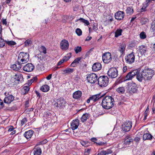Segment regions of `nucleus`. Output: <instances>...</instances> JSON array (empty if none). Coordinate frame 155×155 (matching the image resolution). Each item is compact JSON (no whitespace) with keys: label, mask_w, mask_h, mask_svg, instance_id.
Returning a JSON list of instances; mask_svg holds the SVG:
<instances>
[{"label":"nucleus","mask_w":155,"mask_h":155,"mask_svg":"<svg viewBox=\"0 0 155 155\" xmlns=\"http://www.w3.org/2000/svg\"><path fill=\"white\" fill-rule=\"evenodd\" d=\"M127 14L130 15L133 13L134 12L133 10L131 8L129 7L127 8L126 10Z\"/></svg>","instance_id":"obj_38"},{"label":"nucleus","mask_w":155,"mask_h":155,"mask_svg":"<svg viewBox=\"0 0 155 155\" xmlns=\"http://www.w3.org/2000/svg\"><path fill=\"white\" fill-rule=\"evenodd\" d=\"M127 91L130 93H135L137 90V84L132 81L127 83Z\"/></svg>","instance_id":"obj_6"},{"label":"nucleus","mask_w":155,"mask_h":155,"mask_svg":"<svg viewBox=\"0 0 155 155\" xmlns=\"http://www.w3.org/2000/svg\"><path fill=\"white\" fill-rule=\"evenodd\" d=\"M127 147V146L125 145L124 142H122L121 143H119L118 145V148L119 149H122L126 148Z\"/></svg>","instance_id":"obj_34"},{"label":"nucleus","mask_w":155,"mask_h":155,"mask_svg":"<svg viewBox=\"0 0 155 155\" xmlns=\"http://www.w3.org/2000/svg\"><path fill=\"white\" fill-rule=\"evenodd\" d=\"M145 7L144 8H143V7L142 8L140 9L139 11V12H145L146 11V7Z\"/></svg>","instance_id":"obj_54"},{"label":"nucleus","mask_w":155,"mask_h":155,"mask_svg":"<svg viewBox=\"0 0 155 155\" xmlns=\"http://www.w3.org/2000/svg\"><path fill=\"white\" fill-rule=\"evenodd\" d=\"M5 42L3 39L1 38H0V47L1 48L3 47L5 45Z\"/></svg>","instance_id":"obj_42"},{"label":"nucleus","mask_w":155,"mask_h":155,"mask_svg":"<svg viewBox=\"0 0 155 155\" xmlns=\"http://www.w3.org/2000/svg\"><path fill=\"white\" fill-rule=\"evenodd\" d=\"M140 138L138 137H137L135 138L134 140L136 142H138L140 140Z\"/></svg>","instance_id":"obj_64"},{"label":"nucleus","mask_w":155,"mask_h":155,"mask_svg":"<svg viewBox=\"0 0 155 155\" xmlns=\"http://www.w3.org/2000/svg\"><path fill=\"white\" fill-rule=\"evenodd\" d=\"M5 42L8 45L10 46L14 45L16 44V42L13 41H5Z\"/></svg>","instance_id":"obj_40"},{"label":"nucleus","mask_w":155,"mask_h":155,"mask_svg":"<svg viewBox=\"0 0 155 155\" xmlns=\"http://www.w3.org/2000/svg\"><path fill=\"white\" fill-rule=\"evenodd\" d=\"M124 15L125 14L124 12L119 11L115 13L114 16L115 19L117 20H121L123 19Z\"/></svg>","instance_id":"obj_17"},{"label":"nucleus","mask_w":155,"mask_h":155,"mask_svg":"<svg viewBox=\"0 0 155 155\" xmlns=\"http://www.w3.org/2000/svg\"><path fill=\"white\" fill-rule=\"evenodd\" d=\"M34 132L32 130L26 132L24 134V136L27 139L30 138L33 134Z\"/></svg>","instance_id":"obj_26"},{"label":"nucleus","mask_w":155,"mask_h":155,"mask_svg":"<svg viewBox=\"0 0 155 155\" xmlns=\"http://www.w3.org/2000/svg\"><path fill=\"white\" fill-rule=\"evenodd\" d=\"M6 94V93H5V94L6 95V97L5 98L4 101L5 103L9 104L14 100V97L12 95H9L7 96Z\"/></svg>","instance_id":"obj_18"},{"label":"nucleus","mask_w":155,"mask_h":155,"mask_svg":"<svg viewBox=\"0 0 155 155\" xmlns=\"http://www.w3.org/2000/svg\"><path fill=\"white\" fill-rule=\"evenodd\" d=\"M122 32V29L119 28L117 29L115 32V37L117 38L121 35Z\"/></svg>","instance_id":"obj_33"},{"label":"nucleus","mask_w":155,"mask_h":155,"mask_svg":"<svg viewBox=\"0 0 155 155\" xmlns=\"http://www.w3.org/2000/svg\"><path fill=\"white\" fill-rule=\"evenodd\" d=\"M104 96L101 93L93 95L90 97V98L91 101H93L94 102L101 99Z\"/></svg>","instance_id":"obj_20"},{"label":"nucleus","mask_w":155,"mask_h":155,"mask_svg":"<svg viewBox=\"0 0 155 155\" xmlns=\"http://www.w3.org/2000/svg\"><path fill=\"white\" fill-rule=\"evenodd\" d=\"M140 37L141 39H144L146 37L145 33L144 31L142 32L140 34Z\"/></svg>","instance_id":"obj_44"},{"label":"nucleus","mask_w":155,"mask_h":155,"mask_svg":"<svg viewBox=\"0 0 155 155\" xmlns=\"http://www.w3.org/2000/svg\"><path fill=\"white\" fill-rule=\"evenodd\" d=\"M106 142H98L97 143V144L99 145V146H104L105 145V144L106 143Z\"/></svg>","instance_id":"obj_53"},{"label":"nucleus","mask_w":155,"mask_h":155,"mask_svg":"<svg viewBox=\"0 0 155 155\" xmlns=\"http://www.w3.org/2000/svg\"><path fill=\"white\" fill-rule=\"evenodd\" d=\"M40 53H43L44 54H46L47 53L46 49L45 47L43 46H41L40 50Z\"/></svg>","instance_id":"obj_39"},{"label":"nucleus","mask_w":155,"mask_h":155,"mask_svg":"<svg viewBox=\"0 0 155 155\" xmlns=\"http://www.w3.org/2000/svg\"><path fill=\"white\" fill-rule=\"evenodd\" d=\"M101 65L100 63H96L93 64L92 67V70L94 71H96L101 69Z\"/></svg>","instance_id":"obj_21"},{"label":"nucleus","mask_w":155,"mask_h":155,"mask_svg":"<svg viewBox=\"0 0 155 155\" xmlns=\"http://www.w3.org/2000/svg\"><path fill=\"white\" fill-rule=\"evenodd\" d=\"M97 77L96 74L93 73L89 74L87 77L88 81L91 84L94 83L97 81Z\"/></svg>","instance_id":"obj_10"},{"label":"nucleus","mask_w":155,"mask_h":155,"mask_svg":"<svg viewBox=\"0 0 155 155\" xmlns=\"http://www.w3.org/2000/svg\"><path fill=\"white\" fill-rule=\"evenodd\" d=\"M138 48L140 53L142 55H145L148 52L149 49L147 46L143 45L139 46Z\"/></svg>","instance_id":"obj_16"},{"label":"nucleus","mask_w":155,"mask_h":155,"mask_svg":"<svg viewBox=\"0 0 155 155\" xmlns=\"http://www.w3.org/2000/svg\"><path fill=\"white\" fill-rule=\"evenodd\" d=\"M91 150L90 148L86 149L84 150V155H89Z\"/></svg>","instance_id":"obj_45"},{"label":"nucleus","mask_w":155,"mask_h":155,"mask_svg":"<svg viewBox=\"0 0 155 155\" xmlns=\"http://www.w3.org/2000/svg\"><path fill=\"white\" fill-rule=\"evenodd\" d=\"M61 48L63 50H66L69 48V44L68 41L65 39L62 40L60 42Z\"/></svg>","instance_id":"obj_14"},{"label":"nucleus","mask_w":155,"mask_h":155,"mask_svg":"<svg viewBox=\"0 0 155 155\" xmlns=\"http://www.w3.org/2000/svg\"><path fill=\"white\" fill-rule=\"evenodd\" d=\"M93 30L96 31L97 29V27L96 26L95 24H93L92 27Z\"/></svg>","instance_id":"obj_60"},{"label":"nucleus","mask_w":155,"mask_h":155,"mask_svg":"<svg viewBox=\"0 0 155 155\" xmlns=\"http://www.w3.org/2000/svg\"><path fill=\"white\" fill-rule=\"evenodd\" d=\"M52 74H49L46 78V79L48 80H50L51 78V76H52Z\"/></svg>","instance_id":"obj_62"},{"label":"nucleus","mask_w":155,"mask_h":155,"mask_svg":"<svg viewBox=\"0 0 155 155\" xmlns=\"http://www.w3.org/2000/svg\"><path fill=\"white\" fill-rule=\"evenodd\" d=\"M116 91L119 94H124L125 92V89L124 87H120L117 88Z\"/></svg>","instance_id":"obj_32"},{"label":"nucleus","mask_w":155,"mask_h":155,"mask_svg":"<svg viewBox=\"0 0 155 155\" xmlns=\"http://www.w3.org/2000/svg\"><path fill=\"white\" fill-rule=\"evenodd\" d=\"M81 59L82 58L81 57H78L76 58L71 64V66L75 67L77 66V64L79 63Z\"/></svg>","instance_id":"obj_27"},{"label":"nucleus","mask_w":155,"mask_h":155,"mask_svg":"<svg viewBox=\"0 0 155 155\" xmlns=\"http://www.w3.org/2000/svg\"><path fill=\"white\" fill-rule=\"evenodd\" d=\"M82 94L81 91L78 90L74 92L73 94L72 97L73 98L78 99L81 97Z\"/></svg>","instance_id":"obj_22"},{"label":"nucleus","mask_w":155,"mask_h":155,"mask_svg":"<svg viewBox=\"0 0 155 155\" xmlns=\"http://www.w3.org/2000/svg\"><path fill=\"white\" fill-rule=\"evenodd\" d=\"M135 56L134 53L132 52L130 54H128L125 57V60L126 63L129 64H131L134 61Z\"/></svg>","instance_id":"obj_9"},{"label":"nucleus","mask_w":155,"mask_h":155,"mask_svg":"<svg viewBox=\"0 0 155 155\" xmlns=\"http://www.w3.org/2000/svg\"><path fill=\"white\" fill-rule=\"evenodd\" d=\"M152 29L154 33H155V21L152 22L151 25Z\"/></svg>","instance_id":"obj_48"},{"label":"nucleus","mask_w":155,"mask_h":155,"mask_svg":"<svg viewBox=\"0 0 155 155\" xmlns=\"http://www.w3.org/2000/svg\"><path fill=\"white\" fill-rule=\"evenodd\" d=\"M34 155H41V148L36 146L33 150Z\"/></svg>","instance_id":"obj_24"},{"label":"nucleus","mask_w":155,"mask_h":155,"mask_svg":"<svg viewBox=\"0 0 155 155\" xmlns=\"http://www.w3.org/2000/svg\"><path fill=\"white\" fill-rule=\"evenodd\" d=\"M154 74L153 70L151 69L145 68L141 72H139L137 75V79L139 82H142L143 80L145 81L150 80Z\"/></svg>","instance_id":"obj_1"},{"label":"nucleus","mask_w":155,"mask_h":155,"mask_svg":"<svg viewBox=\"0 0 155 155\" xmlns=\"http://www.w3.org/2000/svg\"><path fill=\"white\" fill-rule=\"evenodd\" d=\"M74 80L77 82H79L81 80L80 77L78 75H76L74 78Z\"/></svg>","instance_id":"obj_49"},{"label":"nucleus","mask_w":155,"mask_h":155,"mask_svg":"<svg viewBox=\"0 0 155 155\" xmlns=\"http://www.w3.org/2000/svg\"><path fill=\"white\" fill-rule=\"evenodd\" d=\"M110 78L113 79L116 78L118 75V70L115 67H112L109 69L107 72Z\"/></svg>","instance_id":"obj_7"},{"label":"nucleus","mask_w":155,"mask_h":155,"mask_svg":"<svg viewBox=\"0 0 155 155\" xmlns=\"http://www.w3.org/2000/svg\"><path fill=\"white\" fill-rule=\"evenodd\" d=\"M79 120L78 119L73 120L71 124V127L73 130L77 129L79 125Z\"/></svg>","instance_id":"obj_19"},{"label":"nucleus","mask_w":155,"mask_h":155,"mask_svg":"<svg viewBox=\"0 0 155 155\" xmlns=\"http://www.w3.org/2000/svg\"><path fill=\"white\" fill-rule=\"evenodd\" d=\"M27 121V119L25 117L23 118L21 121V126H23L25 124Z\"/></svg>","instance_id":"obj_47"},{"label":"nucleus","mask_w":155,"mask_h":155,"mask_svg":"<svg viewBox=\"0 0 155 155\" xmlns=\"http://www.w3.org/2000/svg\"><path fill=\"white\" fill-rule=\"evenodd\" d=\"M75 32L79 36L81 35L82 34V31L80 28H78L76 29Z\"/></svg>","instance_id":"obj_43"},{"label":"nucleus","mask_w":155,"mask_h":155,"mask_svg":"<svg viewBox=\"0 0 155 155\" xmlns=\"http://www.w3.org/2000/svg\"><path fill=\"white\" fill-rule=\"evenodd\" d=\"M102 60L104 63L108 64L112 60L111 54L110 52L104 53L102 56Z\"/></svg>","instance_id":"obj_8"},{"label":"nucleus","mask_w":155,"mask_h":155,"mask_svg":"<svg viewBox=\"0 0 155 155\" xmlns=\"http://www.w3.org/2000/svg\"><path fill=\"white\" fill-rule=\"evenodd\" d=\"M81 50L82 48L81 46H78L74 48V50L76 54L81 52Z\"/></svg>","instance_id":"obj_41"},{"label":"nucleus","mask_w":155,"mask_h":155,"mask_svg":"<svg viewBox=\"0 0 155 155\" xmlns=\"http://www.w3.org/2000/svg\"><path fill=\"white\" fill-rule=\"evenodd\" d=\"M4 107V104L3 102L1 99H0V109L3 108Z\"/></svg>","instance_id":"obj_51"},{"label":"nucleus","mask_w":155,"mask_h":155,"mask_svg":"<svg viewBox=\"0 0 155 155\" xmlns=\"http://www.w3.org/2000/svg\"><path fill=\"white\" fill-rule=\"evenodd\" d=\"M35 68L34 66L31 63H28L24 66L23 70L27 72H30L33 71Z\"/></svg>","instance_id":"obj_13"},{"label":"nucleus","mask_w":155,"mask_h":155,"mask_svg":"<svg viewBox=\"0 0 155 155\" xmlns=\"http://www.w3.org/2000/svg\"><path fill=\"white\" fill-rule=\"evenodd\" d=\"M18 64H14L12 65L11 68H12L15 71H18L20 69L21 67V63H18Z\"/></svg>","instance_id":"obj_28"},{"label":"nucleus","mask_w":155,"mask_h":155,"mask_svg":"<svg viewBox=\"0 0 155 155\" xmlns=\"http://www.w3.org/2000/svg\"><path fill=\"white\" fill-rule=\"evenodd\" d=\"M70 57H69V56H65L64 57V58H63V59H64V62L65 61H67L68 60L69 58H70Z\"/></svg>","instance_id":"obj_56"},{"label":"nucleus","mask_w":155,"mask_h":155,"mask_svg":"<svg viewBox=\"0 0 155 155\" xmlns=\"http://www.w3.org/2000/svg\"><path fill=\"white\" fill-rule=\"evenodd\" d=\"M35 93L37 95V96L39 98H40L41 95L37 91H35Z\"/></svg>","instance_id":"obj_63"},{"label":"nucleus","mask_w":155,"mask_h":155,"mask_svg":"<svg viewBox=\"0 0 155 155\" xmlns=\"http://www.w3.org/2000/svg\"><path fill=\"white\" fill-rule=\"evenodd\" d=\"M114 99L111 96H106L102 100V107L105 109H111L114 107Z\"/></svg>","instance_id":"obj_2"},{"label":"nucleus","mask_w":155,"mask_h":155,"mask_svg":"<svg viewBox=\"0 0 155 155\" xmlns=\"http://www.w3.org/2000/svg\"><path fill=\"white\" fill-rule=\"evenodd\" d=\"M32 42L30 40L27 39L25 41V44L26 46H29L31 44Z\"/></svg>","instance_id":"obj_46"},{"label":"nucleus","mask_w":155,"mask_h":155,"mask_svg":"<svg viewBox=\"0 0 155 155\" xmlns=\"http://www.w3.org/2000/svg\"><path fill=\"white\" fill-rule=\"evenodd\" d=\"M66 102L63 97H60L56 100L54 104V108L58 110L63 109L65 107Z\"/></svg>","instance_id":"obj_4"},{"label":"nucleus","mask_w":155,"mask_h":155,"mask_svg":"<svg viewBox=\"0 0 155 155\" xmlns=\"http://www.w3.org/2000/svg\"><path fill=\"white\" fill-rule=\"evenodd\" d=\"M29 90V87L24 86L22 89V93L24 94H26L27 93Z\"/></svg>","instance_id":"obj_36"},{"label":"nucleus","mask_w":155,"mask_h":155,"mask_svg":"<svg viewBox=\"0 0 155 155\" xmlns=\"http://www.w3.org/2000/svg\"><path fill=\"white\" fill-rule=\"evenodd\" d=\"M125 44H122L120 45L118 48V51L120 53V56L123 55L125 53Z\"/></svg>","instance_id":"obj_25"},{"label":"nucleus","mask_w":155,"mask_h":155,"mask_svg":"<svg viewBox=\"0 0 155 155\" xmlns=\"http://www.w3.org/2000/svg\"><path fill=\"white\" fill-rule=\"evenodd\" d=\"M74 69L72 68H67L63 71V72L65 74H69L73 72Z\"/></svg>","instance_id":"obj_35"},{"label":"nucleus","mask_w":155,"mask_h":155,"mask_svg":"<svg viewBox=\"0 0 155 155\" xmlns=\"http://www.w3.org/2000/svg\"><path fill=\"white\" fill-rule=\"evenodd\" d=\"M29 60V54L28 53L21 52L19 53L18 57V63L24 64L27 62Z\"/></svg>","instance_id":"obj_3"},{"label":"nucleus","mask_w":155,"mask_h":155,"mask_svg":"<svg viewBox=\"0 0 155 155\" xmlns=\"http://www.w3.org/2000/svg\"><path fill=\"white\" fill-rule=\"evenodd\" d=\"M105 152L106 154H109L111 153H112V151L111 149H108L107 150L104 151Z\"/></svg>","instance_id":"obj_52"},{"label":"nucleus","mask_w":155,"mask_h":155,"mask_svg":"<svg viewBox=\"0 0 155 155\" xmlns=\"http://www.w3.org/2000/svg\"><path fill=\"white\" fill-rule=\"evenodd\" d=\"M133 139L131 136L130 135H127L125 136L124 142L125 145L127 146V147H129V145L132 142Z\"/></svg>","instance_id":"obj_15"},{"label":"nucleus","mask_w":155,"mask_h":155,"mask_svg":"<svg viewBox=\"0 0 155 155\" xmlns=\"http://www.w3.org/2000/svg\"><path fill=\"white\" fill-rule=\"evenodd\" d=\"M105 152L104 151H102L100 153H99L97 155H106Z\"/></svg>","instance_id":"obj_59"},{"label":"nucleus","mask_w":155,"mask_h":155,"mask_svg":"<svg viewBox=\"0 0 155 155\" xmlns=\"http://www.w3.org/2000/svg\"><path fill=\"white\" fill-rule=\"evenodd\" d=\"M64 59H63L62 58V59L58 63V64H57L58 65V66L59 65H61V64H62L64 62Z\"/></svg>","instance_id":"obj_58"},{"label":"nucleus","mask_w":155,"mask_h":155,"mask_svg":"<svg viewBox=\"0 0 155 155\" xmlns=\"http://www.w3.org/2000/svg\"><path fill=\"white\" fill-rule=\"evenodd\" d=\"M40 89L43 92H47L49 90V87L47 85H45L41 87Z\"/></svg>","instance_id":"obj_31"},{"label":"nucleus","mask_w":155,"mask_h":155,"mask_svg":"<svg viewBox=\"0 0 155 155\" xmlns=\"http://www.w3.org/2000/svg\"><path fill=\"white\" fill-rule=\"evenodd\" d=\"M153 1L155 2V0H147L146 1V7H147L152 2V1Z\"/></svg>","instance_id":"obj_50"},{"label":"nucleus","mask_w":155,"mask_h":155,"mask_svg":"<svg viewBox=\"0 0 155 155\" xmlns=\"http://www.w3.org/2000/svg\"><path fill=\"white\" fill-rule=\"evenodd\" d=\"M98 84L101 87H106L108 84L109 79L107 76H103L97 79Z\"/></svg>","instance_id":"obj_5"},{"label":"nucleus","mask_w":155,"mask_h":155,"mask_svg":"<svg viewBox=\"0 0 155 155\" xmlns=\"http://www.w3.org/2000/svg\"><path fill=\"white\" fill-rule=\"evenodd\" d=\"M132 122L129 121L123 125H122V129L125 132L130 130L132 127Z\"/></svg>","instance_id":"obj_11"},{"label":"nucleus","mask_w":155,"mask_h":155,"mask_svg":"<svg viewBox=\"0 0 155 155\" xmlns=\"http://www.w3.org/2000/svg\"><path fill=\"white\" fill-rule=\"evenodd\" d=\"M91 140L93 142L97 144V139L95 137H93L91 138Z\"/></svg>","instance_id":"obj_55"},{"label":"nucleus","mask_w":155,"mask_h":155,"mask_svg":"<svg viewBox=\"0 0 155 155\" xmlns=\"http://www.w3.org/2000/svg\"><path fill=\"white\" fill-rule=\"evenodd\" d=\"M90 117L89 114L87 113H85L81 117V120L82 122H85L87 119L89 118Z\"/></svg>","instance_id":"obj_29"},{"label":"nucleus","mask_w":155,"mask_h":155,"mask_svg":"<svg viewBox=\"0 0 155 155\" xmlns=\"http://www.w3.org/2000/svg\"><path fill=\"white\" fill-rule=\"evenodd\" d=\"M152 136L150 134H145L143 136V140H151L152 139Z\"/></svg>","instance_id":"obj_30"},{"label":"nucleus","mask_w":155,"mask_h":155,"mask_svg":"<svg viewBox=\"0 0 155 155\" xmlns=\"http://www.w3.org/2000/svg\"><path fill=\"white\" fill-rule=\"evenodd\" d=\"M81 22L84 23L85 25H89L90 23L88 21L82 18H80L79 19Z\"/></svg>","instance_id":"obj_37"},{"label":"nucleus","mask_w":155,"mask_h":155,"mask_svg":"<svg viewBox=\"0 0 155 155\" xmlns=\"http://www.w3.org/2000/svg\"><path fill=\"white\" fill-rule=\"evenodd\" d=\"M138 73V71L136 70L129 72L126 76V80H129L132 79L135 76H137Z\"/></svg>","instance_id":"obj_12"},{"label":"nucleus","mask_w":155,"mask_h":155,"mask_svg":"<svg viewBox=\"0 0 155 155\" xmlns=\"http://www.w3.org/2000/svg\"><path fill=\"white\" fill-rule=\"evenodd\" d=\"M14 129V127L12 126H10V127L8 128V131L10 132L12 131Z\"/></svg>","instance_id":"obj_57"},{"label":"nucleus","mask_w":155,"mask_h":155,"mask_svg":"<svg viewBox=\"0 0 155 155\" xmlns=\"http://www.w3.org/2000/svg\"><path fill=\"white\" fill-rule=\"evenodd\" d=\"M87 142L86 141H82L80 142L81 144L83 146H84L85 147H86L85 146V145L86 144Z\"/></svg>","instance_id":"obj_61"},{"label":"nucleus","mask_w":155,"mask_h":155,"mask_svg":"<svg viewBox=\"0 0 155 155\" xmlns=\"http://www.w3.org/2000/svg\"><path fill=\"white\" fill-rule=\"evenodd\" d=\"M13 78L14 80L15 84L19 83L21 79L22 78V77L21 74H15Z\"/></svg>","instance_id":"obj_23"}]
</instances>
